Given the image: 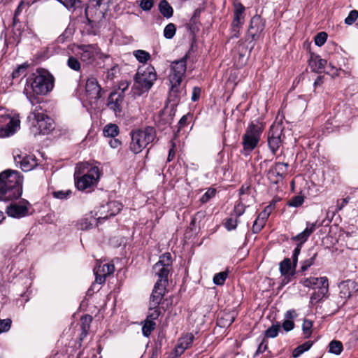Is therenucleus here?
Segmentation results:
<instances>
[{
	"mask_svg": "<svg viewBox=\"0 0 358 358\" xmlns=\"http://www.w3.org/2000/svg\"><path fill=\"white\" fill-rule=\"evenodd\" d=\"M22 178L20 173L6 170L0 173V200L8 201L17 199L22 193Z\"/></svg>",
	"mask_w": 358,
	"mask_h": 358,
	"instance_id": "obj_1",
	"label": "nucleus"
},
{
	"mask_svg": "<svg viewBox=\"0 0 358 358\" xmlns=\"http://www.w3.org/2000/svg\"><path fill=\"white\" fill-rule=\"evenodd\" d=\"M157 80V73L153 66H149L145 69L139 68L134 76V83L131 92L134 96H141L148 92Z\"/></svg>",
	"mask_w": 358,
	"mask_h": 358,
	"instance_id": "obj_2",
	"label": "nucleus"
},
{
	"mask_svg": "<svg viewBox=\"0 0 358 358\" xmlns=\"http://www.w3.org/2000/svg\"><path fill=\"white\" fill-rule=\"evenodd\" d=\"M186 58L174 61L171 66V72L169 79L171 83L170 96L175 99H180L185 95V92L180 87L182 78L186 72Z\"/></svg>",
	"mask_w": 358,
	"mask_h": 358,
	"instance_id": "obj_3",
	"label": "nucleus"
},
{
	"mask_svg": "<svg viewBox=\"0 0 358 358\" xmlns=\"http://www.w3.org/2000/svg\"><path fill=\"white\" fill-rule=\"evenodd\" d=\"M27 86L30 87L36 94L45 95L54 87V78L48 71L38 69L36 73L27 79Z\"/></svg>",
	"mask_w": 358,
	"mask_h": 358,
	"instance_id": "obj_4",
	"label": "nucleus"
},
{
	"mask_svg": "<svg viewBox=\"0 0 358 358\" xmlns=\"http://www.w3.org/2000/svg\"><path fill=\"white\" fill-rule=\"evenodd\" d=\"M156 130L152 127H146L131 132V141L129 145L130 150L134 154H138L148 145L152 143L156 138Z\"/></svg>",
	"mask_w": 358,
	"mask_h": 358,
	"instance_id": "obj_5",
	"label": "nucleus"
},
{
	"mask_svg": "<svg viewBox=\"0 0 358 358\" xmlns=\"http://www.w3.org/2000/svg\"><path fill=\"white\" fill-rule=\"evenodd\" d=\"M264 129V124L259 122H252L248 124L242 137L243 153L248 155L257 146Z\"/></svg>",
	"mask_w": 358,
	"mask_h": 358,
	"instance_id": "obj_6",
	"label": "nucleus"
},
{
	"mask_svg": "<svg viewBox=\"0 0 358 358\" xmlns=\"http://www.w3.org/2000/svg\"><path fill=\"white\" fill-rule=\"evenodd\" d=\"M172 258L169 252L163 254L159 260L153 266V273L158 276L159 279L156 282L162 285L168 284V276L171 269Z\"/></svg>",
	"mask_w": 358,
	"mask_h": 358,
	"instance_id": "obj_7",
	"label": "nucleus"
},
{
	"mask_svg": "<svg viewBox=\"0 0 358 358\" xmlns=\"http://www.w3.org/2000/svg\"><path fill=\"white\" fill-rule=\"evenodd\" d=\"M29 122L31 131L34 136L48 134L54 129V122L47 115L30 120Z\"/></svg>",
	"mask_w": 358,
	"mask_h": 358,
	"instance_id": "obj_8",
	"label": "nucleus"
},
{
	"mask_svg": "<svg viewBox=\"0 0 358 358\" xmlns=\"http://www.w3.org/2000/svg\"><path fill=\"white\" fill-rule=\"evenodd\" d=\"M283 126L282 122H274L270 127L268 135V145L271 152L275 155L282 143Z\"/></svg>",
	"mask_w": 358,
	"mask_h": 358,
	"instance_id": "obj_9",
	"label": "nucleus"
},
{
	"mask_svg": "<svg viewBox=\"0 0 358 358\" xmlns=\"http://www.w3.org/2000/svg\"><path fill=\"white\" fill-rule=\"evenodd\" d=\"M100 173L99 168L92 167L87 173L82 176H75V184L79 190H85L95 185L99 179Z\"/></svg>",
	"mask_w": 358,
	"mask_h": 358,
	"instance_id": "obj_10",
	"label": "nucleus"
},
{
	"mask_svg": "<svg viewBox=\"0 0 358 358\" xmlns=\"http://www.w3.org/2000/svg\"><path fill=\"white\" fill-rule=\"evenodd\" d=\"M2 122H6L4 127L0 129V137H7L13 135L19 128L20 121L18 117H10L9 115L2 116Z\"/></svg>",
	"mask_w": 358,
	"mask_h": 358,
	"instance_id": "obj_11",
	"label": "nucleus"
},
{
	"mask_svg": "<svg viewBox=\"0 0 358 358\" xmlns=\"http://www.w3.org/2000/svg\"><path fill=\"white\" fill-rule=\"evenodd\" d=\"M101 0H97L96 6H88L85 8V17L87 24L90 25L91 28L96 26L97 23L104 17L103 14L99 10L101 4Z\"/></svg>",
	"mask_w": 358,
	"mask_h": 358,
	"instance_id": "obj_12",
	"label": "nucleus"
},
{
	"mask_svg": "<svg viewBox=\"0 0 358 358\" xmlns=\"http://www.w3.org/2000/svg\"><path fill=\"white\" fill-rule=\"evenodd\" d=\"M78 49L80 50L78 55L82 62L91 64L94 61L97 54L96 45H80L78 46Z\"/></svg>",
	"mask_w": 358,
	"mask_h": 358,
	"instance_id": "obj_13",
	"label": "nucleus"
},
{
	"mask_svg": "<svg viewBox=\"0 0 358 358\" xmlns=\"http://www.w3.org/2000/svg\"><path fill=\"white\" fill-rule=\"evenodd\" d=\"M265 28V22L260 15L253 16L250 20V26L248 30V35L251 36L252 41H255L259 34Z\"/></svg>",
	"mask_w": 358,
	"mask_h": 358,
	"instance_id": "obj_14",
	"label": "nucleus"
},
{
	"mask_svg": "<svg viewBox=\"0 0 358 358\" xmlns=\"http://www.w3.org/2000/svg\"><path fill=\"white\" fill-rule=\"evenodd\" d=\"M28 205L29 203L26 201L11 203L7 206L6 213L9 216L15 218L24 217L29 213Z\"/></svg>",
	"mask_w": 358,
	"mask_h": 358,
	"instance_id": "obj_15",
	"label": "nucleus"
},
{
	"mask_svg": "<svg viewBox=\"0 0 358 358\" xmlns=\"http://www.w3.org/2000/svg\"><path fill=\"white\" fill-rule=\"evenodd\" d=\"M26 94L27 98L29 99L30 103L32 105V108L30 112V114L27 117L28 121L32 120L36 118H39L42 115H45V110L43 108V106H41V102L40 101L39 98L35 96L34 95H29L28 92H26Z\"/></svg>",
	"mask_w": 358,
	"mask_h": 358,
	"instance_id": "obj_16",
	"label": "nucleus"
},
{
	"mask_svg": "<svg viewBox=\"0 0 358 358\" xmlns=\"http://www.w3.org/2000/svg\"><path fill=\"white\" fill-rule=\"evenodd\" d=\"M289 164L285 162H276L271 167L268 171L269 178L275 177L274 182H277L278 180L283 179L288 170Z\"/></svg>",
	"mask_w": 358,
	"mask_h": 358,
	"instance_id": "obj_17",
	"label": "nucleus"
},
{
	"mask_svg": "<svg viewBox=\"0 0 358 358\" xmlns=\"http://www.w3.org/2000/svg\"><path fill=\"white\" fill-rule=\"evenodd\" d=\"M85 90L90 98L99 100L101 97V88L94 78H88L86 81Z\"/></svg>",
	"mask_w": 358,
	"mask_h": 358,
	"instance_id": "obj_18",
	"label": "nucleus"
},
{
	"mask_svg": "<svg viewBox=\"0 0 358 358\" xmlns=\"http://www.w3.org/2000/svg\"><path fill=\"white\" fill-rule=\"evenodd\" d=\"M166 285L156 282L150 297V305L154 307L159 306L161 303L166 292Z\"/></svg>",
	"mask_w": 358,
	"mask_h": 358,
	"instance_id": "obj_19",
	"label": "nucleus"
},
{
	"mask_svg": "<svg viewBox=\"0 0 358 358\" xmlns=\"http://www.w3.org/2000/svg\"><path fill=\"white\" fill-rule=\"evenodd\" d=\"M14 159L17 164H20V168L23 171H31L37 166L36 158L33 155H18Z\"/></svg>",
	"mask_w": 358,
	"mask_h": 358,
	"instance_id": "obj_20",
	"label": "nucleus"
},
{
	"mask_svg": "<svg viewBox=\"0 0 358 358\" xmlns=\"http://www.w3.org/2000/svg\"><path fill=\"white\" fill-rule=\"evenodd\" d=\"M280 271L282 275L284 276L282 282L284 284L287 283L290 280V278L293 277L295 274L296 268L294 267V264L291 262L289 258H285L280 263Z\"/></svg>",
	"mask_w": 358,
	"mask_h": 358,
	"instance_id": "obj_21",
	"label": "nucleus"
},
{
	"mask_svg": "<svg viewBox=\"0 0 358 358\" xmlns=\"http://www.w3.org/2000/svg\"><path fill=\"white\" fill-rule=\"evenodd\" d=\"M124 100V95L117 92H113L110 94L107 106L112 109L115 114L122 111V105Z\"/></svg>",
	"mask_w": 358,
	"mask_h": 358,
	"instance_id": "obj_22",
	"label": "nucleus"
},
{
	"mask_svg": "<svg viewBox=\"0 0 358 358\" xmlns=\"http://www.w3.org/2000/svg\"><path fill=\"white\" fill-rule=\"evenodd\" d=\"M303 285L305 287L313 289H320L323 286L329 287L328 279L326 277H310L303 280Z\"/></svg>",
	"mask_w": 358,
	"mask_h": 358,
	"instance_id": "obj_23",
	"label": "nucleus"
},
{
	"mask_svg": "<svg viewBox=\"0 0 358 358\" xmlns=\"http://www.w3.org/2000/svg\"><path fill=\"white\" fill-rule=\"evenodd\" d=\"M308 61L311 70L316 73H322L327 64L325 59H321L320 56L315 54H310Z\"/></svg>",
	"mask_w": 358,
	"mask_h": 358,
	"instance_id": "obj_24",
	"label": "nucleus"
},
{
	"mask_svg": "<svg viewBox=\"0 0 358 358\" xmlns=\"http://www.w3.org/2000/svg\"><path fill=\"white\" fill-rule=\"evenodd\" d=\"M101 220V216L98 218L94 217L92 215H87L84 218L81 219L78 223V229L80 230H88L94 226H96L98 222Z\"/></svg>",
	"mask_w": 358,
	"mask_h": 358,
	"instance_id": "obj_25",
	"label": "nucleus"
},
{
	"mask_svg": "<svg viewBox=\"0 0 358 358\" xmlns=\"http://www.w3.org/2000/svg\"><path fill=\"white\" fill-rule=\"evenodd\" d=\"M122 204L116 201H111L107 203L106 206L102 207L103 210H108L106 215L101 217V220L107 219L109 217L117 215L122 209Z\"/></svg>",
	"mask_w": 358,
	"mask_h": 358,
	"instance_id": "obj_26",
	"label": "nucleus"
},
{
	"mask_svg": "<svg viewBox=\"0 0 358 358\" xmlns=\"http://www.w3.org/2000/svg\"><path fill=\"white\" fill-rule=\"evenodd\" d=\"M316 229V223H310L307 222L306 228L304 231L296 235V236L292 238V240L294 241H301V243L299 245H302L304 242L307 241L308 237L311 235L312 233Z\"/></svg>",
	"mask_w": 358,
	"mask_h": 358,
	"instance_id": "obj_27",
	"label": "nucleus"
},
{
	"mask_svg": "<svg viewBox=\"0 0 358 358\" xmlns=\"http://www.w3.org/2000/svg\"><path fill=\"white\" fill-rule=\"evenodd\" d=\"M244 6L241 3L235 4L234 19L231 24L243 25L244 23Z\"/></svg>",
	"mask_w": 358,
	"mask_h": 358,
	"instance_id": "obj_28",
	"label": "nucleus"
},
{
	"mask_svg": "<svg viewBox=\"0 0 358 358\" xmlns=\"http://www.w3.org/2000/svg\"><path fill=\"white\" fill-rule=\"evenodd\" d=\"M329 287L323 286L322 287H320L317 291H315L311 297L310 302L312 303H317L320 301L323 298H324L328 292Z\"/></svg>",
	"mask_w": 358,
	"mask_h": 358,
	"instance_id": "obj_29",
	"label": "nucleus"
},
{
	"mask_svg": "<svg viewBox=\"0 0 358 358\" xmlns=\"http://www.w3.org/2000/svg\"><path fill=\"white\" fill-rule=\"evenodd\" d=\"M159 9L162 15L167 18L173 15V8L166 0H162L159 4Z\"/></svg>",
	"mask_w": 358,
	"mask_h": 358,
	"instance_id": "obj_30",
	"label": "nucleus"
},
{
	"mask_svg": "<svg viewBox=\"0 0 358 358\" xmlns=\"http://www.w3.org/2000/svg\"><path fill=\"white\" fill-rule=\"evenodd\" d=\"M156 323L147 319L143 322L142 333L144 336L149 337L152 331L155 329Z\"/></svg>",
	"mask_w": 358,
	"mask_h": 358,
	"instance_id": "obj_31",
	"label": "nucleus"
},
{
	"mask_svg": "<svg viewBox=\"0 0 358 358\" xmlns=\"http://www.w3.org/2000/svg\"><path fill=\"white\" fill-rule=\"evenodd\" d=\"M119 134V127L115 124H109L105 126L103 134L107 137L114 138Z\"/></svg>",
	"mask_w": 358,
	"mask_h": 358,
	"instance_id": "obj_32",
	"label": "nucleus"
},
{
	"mask_svg": "<svg viewBox=\"0 0 358 358\" xmlns=\"http://www.w3.org/2000/svg\"><path fill=\"white\" fill-rule=\"evenodd\" d=\"M329 352L335 354L336 355H340L343 349L342 343L339 341H336V340H334L330 342V343L329 345Z\"/></svg>",
	"mask_w": 358,
	"mask_h": 358,
	"instance_id": "obj_33",
	"label": "nucleus"
},
{
	"mask_svg": "<svg viewBox=\"0 0 358 358\" xmlns=\"http://www.w3.org/2000/svg\"><path fill=\"white\" fill-rule=\"evenodd\" d=\"M133 54L136 59L141 63H145L150 59V55L145 50H137L134 51Z\"/></svg>",
	"mask_w": 358,
	"mask_h": 358,
	"instance_id": "obj_34",
	"label": "nucleus"
},
{
	"mask_svg": "<svg viewBox=\"0 0 358 358\" xmlns=\"http://www.w3.org/2000/svg\"><path fill=\"white\" fill-rule=\"evenodd\" d=\"M161 314V311L159 310V306L154 307V306H150L149 307L148 313L146 319L148 320L154 321L157 320Z\"/></svg>",
	"mask_w": 358,
	"mask_h": 358,
	"instance_id": "obj_35",
	"label": "nucleus"
},
{
	"mask_svg": "<svg viewBox=\"0 0 358 358\" xmlns=\"http://www.w3.org/2000/svg\"><path fill=\"white\" fill-rule=\"evenodd\" d=\"M280 329V327L278 324L275 325H272L271 327H269L267 330L265 331V338H275L278 336Z\"/></svg>",
	"mask_w": 358,
	"mask_h": 358,
	"instance_id": "obj_36",
	"label": "nucleus"
},
{
	"mask_svg": "<svg viewBox=\"0 0 358 358\" xmlns=\"http://www.w3.org/2000/svg\"><path fill=\"white\" fill-rule=\"evenodd\" d=\"M176 31V27L175 24L173 23H169L165 27L164 29V36L166 38L171 39L174 36Z\"/></svg>",
	"mask_w": 358,
	"mask_h": 358,
	"instance_id": "obj_37",
	"label": "nucleus"
},
{
	"mask_svg": "<svg viewBox=\"0 0 358 358\" xmlns=\"http://www.w3.org/2000/svg\"><path fill=\"white\" fill-rule=\"evenodd\" d=\"M317 256V252H315L313 256L308 259H306L301 262V271L304 272L307 271L311 266L315 264V261Z\"/></svg>",
	"mask_w": 358,
	"mask_h": 358,
	"instance_id": "obj_38",
	"label": "nucleus"
},
{
	"mask_svg": "<svg viewBox=\"0 0 358 358\" xmlns=\"http://www.w3.org/2000/svg\"><path fill=\"white\" fill-rule=\"evenodd\" d=\"M67 65L70 69L76 71H79L80 70V63L75 57L70 56L69 57L67 60Z\"/></svg>",
	"mask_w": 358,
	"mask_h": 358,
	"instance_id": "obj_39",
	"label": "nucleus"
},
{
	"mask_svg": "<svg viewBox=\"0 0 358 358\" xmlns=\"http://www.w3.org/2000/svg\"><path fill=\"white\" fill-rule=\"evenodd\" d=\"M28 66L29 65L27 64H23L15 69L12 73L13 78H19L20 77L24 76Z\"/></svg>",
	"mask_w": 358,
	"mask_h": 358,
	"instance_id": "obj_40",
	"label": "nucleus"
},
{
	"mask_svg": "<svg viewBox=\"0 0 358 358\" xmlns=\"http://www.w3.org/2000/svg\"><path fill=\"white\" fill-rule=\"evenodd\" d=\"M304 201V197L301 195H297L292 197L287 203L288 206L292 207H299Z\"/></svg>",
	"mask_w": 358,
	"mask_h": 358,
	"instance_id": "obj_41",
	"label": "nucleus"
},
{
	"mask_svg": "<svg viewBox=\"0 0 358 358\" xmlns=\"http://www.w3.org/2000/svg\"><path fill=\"white\" fill-rule=\"evenodd\" d=\"M313 327V322L309 320H304L302 325V329L305 338H308L311 334V329Z\"/></svg>",
	"mask_w": 358,
	"mask_h": 358,
	"instance_id": "obj_42",
	"label": "nucleus"
},
{
	"mask_svg": "<svg viewBox=\"0 0 358 358\" xmlns=\"http://www.w3.org/2000/svg\"><path fill=\"white\" fill-rule=\"evenodd\" d=\"M194 338V337L192 334H187L180 338L179 343H182L183 347H185V349H187L192 345Z\"/></svg>",
	"mask_w": 358,
	"mask_h": 358,
	"instance_id": "obj_43",
	"label": "nucleus"
},
{
	"mask_svg": "<svg viewBox=\"0 0 358 358\" xmlns=\"http://www.w3.org/2000/svg\"><path fill=\"white\" fill-rule=\"evenodd\" d=\"M227 277V272H220L215 275L213 278V282L217 285H222Z\"/></svg>",
	"mask_w": 358,
	"mask_h": 358,
	"instance_id": "obj_44",
	"label": "nucleus"
},
{
	"mask_svg": "<svg viewBox=\"0 0 358 358\" xmlns=\"http://www.w3.org/2000/svg\"><path fill=\"white\" fill-rule=\"evenodd\" d=\"M215 194H216V189H214V188H209L206 191V192L201 197L200 201L202 203H206L208 201H209V200L210 199L214 197L215 196Z\"/></svg>",
	"mask_w": 358,
	"mask_h": 358,
	"instance_id": "obj_45",
	"label": "nucleus"
},
{
	"mask_svg": "<svg viewBox=\"0 0 358 358\" xmlns=\"http://www.w3.org/2000/svg\"><path fill=\"white\" fill-rule=\"evenodd\" d=\"M327 39V34L325 32H320L315 36V43L317 46H322L324 44Z\"/></svg>",
	"mask_w": 358,
	"mask_h": 358,
	"instance_id": "obj_46",
	"label": "nucleus"
},
{
	"mask_svg": "<svg viewBox=\"0 0 358 358\" xmlns=\"http://www.w3.org/2000/svg\"><path fill=\"white\" fill-rule=\"evenodd\" d=\"M94 274L96 275L95 281L99 284H102L105 282L107 275L105 273H102L101 271L100 267L96 268L94 269Z\"/></svg>",
	"mask_w": 358,
	"mask_h": 358,
	"instance_id": "obj_47",
	"label": "nucleus"
},
{
	"mask_svg": "<svg viewBox=\"0 0 358 358\" xmlns=\"http://www.w3.org/2000/svg\"><path fill=\"white\" fill-rule=\"evenodd\" d=\"M358 17V11L357 10H352L350 12L348 16L345 19V23L351 25L352 24Z\"/></svg>",
	"mask_w": 358,
	"mask_h": 358,
	"instance_id": "obj_48",
	"label": "nucleus"
},
{
	"mask_svg": "<svg viewBox=\"0 0 358 358\" xmlns=\"http://www.w3.org/2000/svg\"><path fill=\"white\" fill-rule=\"evenodd\" d=\"M265 223L266 222H264L263 220L257 218L253 223V226L252 228V232L255 234L259 233L265 225Z\"/></svg>",
	"mask_w": 358,
	"mask_h": 358,
	"instance_id": "obj_49",
	"label": "nucleus"
},
{
	"mask_svg": "<svg viewBox=\"0 0 358 358\" xmlns=\"http://www.w3.org/2000/svg\"><path fill=\"white\" fill-rule=\"evenodd\" d=\"M101 271L105 273L108 276L113 274L115 271V266L113 264H105L102 266H99Z\"/></svg>",
	"mask_w": 358,
	"mask_h": 358,
	"instance_id": "obj_50",
	"label": "nucleus"
},
{
	"mask_svg": "<svg viewBox=\"0 0 358 358\" xmlns=\"http://www.w3.org/2000/svg\"><path fill=\"white\" fill-rule=\"evenodd\" d=\"M11 322L10 319L0 320V334L8 331L10 329Z\"/></svg>",
	"mask_w": 358,
	"mask_h": 358,
	"instance_id": "obj_51",
	"label": "nucleus"
},
{
	"mask_svg": "<svg viewBox=\"0 0 358 358\" xmlns=\"http://www.w3.org/2000/svg\"><path fill=\"white\" fill-rule=\"evenodd\" d=\"M92 317L90 315H85L82 317V329L86 333L90 328V324L92 322Z\"/></svg>",
	"mask_w": 358,
	"mask_h": 358,
	"instance_id": "obj_52",
	"label": "nucleus"
},
{
	"mask_svg": "<svg viewBox=\"0 0 358 358\" xmlns=\"http://www.w3.org/2000/svg\"><path fill=\"white\" fill-rule=\"evenodd\" d=\"M71 194V191L70 190H60L53 192V195L55 198L63 199L69 197Z\"/></svg>",
	"mask_w": 358,
	"mask_h": 358,
	"instance_id": "obj_53",
	"label": "nucleus"
},
{
	"mask_svg": "<svg viewBox=\"0 0 358 358\" xmlns=\"http://www.w3.org/2000/svg\"><path fill=\"white\" fill-rule=\"evenodd\" d=\"M301 245H297V246L294 248L292 255V264H294V267L296 268L297 262H298V257L301 252Z\"/></svg>",
	"mask_w": 358,
	"mask_h": 358,
	"instance_id": "obj_54",
	"label": "nucleus"
},
{
	"mask_svg": "<svg viewBox=\"0 0 358 358\" xmlns=\"http://www.w3.org/2000/svg\"><path fill=\"white\" fill-rule=\"evenodd\" d=\"M154 4L153 0H141L140 7L143 10H150Z\"/></svg>",
	"mask_w": 358,
	"mask_h": 358,
	"instance_id": "obj_55",
	"label": "nucleus"
},
{
	"mask_svg": "<svg viewBox=\"0 0 358 358\" xmlns=\"http://www.w3.org/2000/svg\"><path fill=\"white\" fill-rule=\"evenodd\" d=\"M241 25H238L235 24H231V34L232 38H238L240 36V31L241 29Z\"/></svg>",
	"mask_w": 358,
	"mask_h": 358,
	"instance_id": "obj_56",
	"label": "nucleus"
},
{
	"mask_svg": "<svg viewBox=\"0 0 358 358\" xmlns=\"http://www.w3.org/2000/svg\"><path fill=\"white\" fill-rule=\"evenodd\" d=\"M271 210V208L270 206H266L264 208V210L259 213L257 218H259L266 222V220L269 217Z\"/></svg>",
	"mask_w": 358,
	"mask_h": 358,
	"instance_id": "obj_57",
	"label": "nucleus"
},
{
	"mask_svg": "<svg viewBox=\"0 0 358 358\" xmlns=\"http://www.w3.org/2000/svg\"><path fill=\"white\" fill-rule=\"evenodd\" d=\"M237 227V220L233 218H228L225 222V227L229 230L235 229Z\"/></svg>",
	"mask_w": 358,
	"mask_h": 358,
	"instance_id": "obj_58",
	"label": "nucleus"
},
{
	"mask_svg": "<svg viewBox=\"0 0 358 358\" xmlns=\"http://www.w3.org/2000/svg\"><path fill=\"white\" fill-rule=\"evenodd\" d=\"M282 327L285 331H289L294 329V323L292 320H285L283 322Z\"/></svg>",
	"mask_w": 358,
	"mask_h": 358,
	"instance_id": "obj_59",
	"label": "nucleus"
},
{
	"mask_svg": "<svg viewBox=\"0 0 358 358\" xmlns=\"http://www.w3.org/2000/svg\"><path fill=\"white\" fill-rule=\"evenodd\" d=\"M268 348V342L266 338H264L262 343L259 345L256 351V355L263 353Z\"/></svg>",
	"mask_w": 358,
	"mask_h": 358,
	"instance_id": "obj_60",
	"label": "nucleus"
},
{
	"mask_svg": "<svg viewBox=\"0 0 358 358\" xmlns=\"http://www.w3.org/2000/svg\"><path fill=\"white\" fill-rule=\"evenodd\" d=\"M201 92V88L199 87H194L193 88L192 98H191L192 101H194V102L196 101L199 99Z\"/></svg>",
	"mask_w": 358,
	"mask_h": 358,
	"instance_id": "obj_61",
	"label": "nucleus"
},
{
	"mask_svg": "<svg viewBox=\"0 0 358 358\" xmlns=\"http://www.w3.org/2000/svg\"><path fill=\"white\" fill-rule=\"evenodd\" d=\"M186 349L183 347L182 343L178 342L176 348H175V357L178 358L182 355Z\"/></svg>",
	"mask_w": 358,
	"mask_h": 358,
	"instance_id": "obj_62",
	"label": "nucleus"
},
{
	"mask_svg": "<svg viewBox=\"0 0 358 358\" xmlns=\"http://www.w3.org/2000/svg\"><path fill=\"white\" fill-rule=\"evenodd\" d=\"M349 202V197H346L341 201H338L336 210H341Z\"/></svg>",
	"mask_w": 358,
	"mask_h": 358,
	"instance_id": "obj_63",
	"label": "nucleus"
},
{
	"mask_svg": "<svg viewBox=\"0 0 358 358\" xmlns=\"http://www.w3.org/2000/svg\"><path fill=\"white\" fill-rule=\"evenodd\" d=\"M304 352V350L302 349V347H301L300 345H299L298 347H296L294 350H293V352H292V356L294 358H297L299 357L301 355H302L303 353Z\"/></svg>",
	"mask_w": 358,
	"mask_h": 358,
	"instance_id": "obj_64",
	"label": "nucleus"
}]
</instances>
